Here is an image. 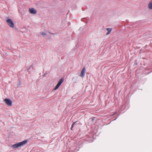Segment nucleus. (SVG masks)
I'll return each mask as SVG.
<instances>
[{
	"label": "nucleus",
	"mask_w": 152,
	"mask_h": 152,
	"mask_svg": "<svg viewBox=\"0 0 152 152\" xmlns=\"http://www.w3.org/2000/svg\"><path fill=\"white\" fill-rule=\"evenodd\" d=\"M76 122H74V124H75V123H76Z\"/></svg>",
	"instance_id": "f8f14e48"
},
{
	"label": "nucleus",
	"mask_w": 152,
	"mask_h": 152,
	"mask_svg": "<svg viewBox=\"0 0 152 152\" xmlns=\"http://www.w3.org/2000/svg\"><path fill=\"white\" fill-rule=\"evenodd\" d=\"M74 124H72V127H71V130H72V127H73V125H74Z\"/></svg>",
	"instance_id": "9d476101"
},
{
	"label": "nucleus",
	"mask_w": 152,
	"mask_h": 152,
	"mask_svg": "<svg viewBox=\"0 0 152 152\" xmlns=\"http://www.w3.org/2000/svg\"><path fill=\"white\" fill-rule=\"evenodd\" d=\"M7 23L9 26L11 28L14 27V25L12 20L10 19H8L6 20Z\"/></svg>",
	"instance_id": "f03ea898"
},
{
	"label": "nucleus",
	"mask_w": 152,
	"mask_h": 152,
	"mask_svg": "<svg viewBox=\"0 0 152 152\" xmlns=\"http://www.w3.org/2000/svg\"><path fill=\"white\" fill-rule=\"evenodd\" d=\"M94 119H95V118H93L92 119V121H93L94 120Z\"/></svg>",
	"instance_id": "9b49d317"
},
{
	"label": "nucleus",
	"mask_w": 152,
	"mask_h": 152,
	"mask_svg": "<svg viewBox=\"0 0 152 152\" xmlns=\"http://www.w3.org/2000/svg\"><path fill=\"white\" fill-rule=\"evenodd\" d=\"M148 7L149 9L152 10V0L149 1L148 4Z\"/></svg>",
	"instance_id": "423d86ee"
},
{
	"label": "nucleus",
	"mask_w": 152,
	"mask_h": 152,
	"mask_svg": "<svg viewBox=\"0 0 152 152\" xmlns=\"http://www.w3.org/2000/svg\"><path fill=\"white\" fill-rule=\"evenodd\" d=\"M107 33L106 34L108 35L110 33L111 31L112 28H107Z\"/></svg>",
	"instance_id": "6e6552de"
},
{
	"label": "nucleus",
	"mask_w": 152,
	"mask_h": 152,
	"mask_svg": "<svg viewBox=\"0 0 152 152\" xmlns=\"http://www.w3.org/2000/svg\"><path fill=\"white\" fill-rule=\"evenodd\" d=\"M86 71V69L85 68H83L82 69L80 76L82 77H83L85 75V73Z\"/></svg>",
	"instance_id": "0eeeda50"
},
{
	"label": "nucleus",
	"mask_w": 152,
	"mask_h": 152,
	"mask_svg": "<svg viewBox=\"0 0 152 152\" xmlns=\"http://www.w3.org/2000/svg\"><path fill=\"white\" fill-rule=\"evenodd\" d=\"M64 80L63 79H60L58 81V83L56 86L55 87L54 89V90H56L61 85V84L63 82Z\"/></svg>",
	"instance_id": "20e7f679"
},
{
	"label": "nucleus",
	"mask_w": 152,
	"mask_h": 152,
	"mask_svg": "<svg viewBox=\"0 0 152 152\" xmlns=\"http://www.w3.org/2000/svg\"><path fill=\"white\" fill-rule=\"evenodd\" d=\"M29 10L30 13L31 14H35L37 12V10L33 8L29 9Z\"/></svg>",
	"instance_id": "39448f33"
},
{
	"label": "nucleus",
	"mask_w": 152,
	"mask_h": 152,
	"mask_svg": "<svg viewBox=\"0 0 152 152\" xmlns=\"http://www.w3.org/2000/svg\"><path fill=\"white\" fill-rule=\"evenodd\" d=\"M40 34L43 35H45L46 34L45 32H40Z\"/></svg>",
	"instance_id": "1a4fd4ad"
},
{
	"label": "nucleus",
	"mask_w": 152,
	"mask_h": 152,
	"mask_svg": "<svg viewBox=\"0 0 152 152\" xmlns=\"http://www.w3.org/2000/svg\"><path fill=\"white\" fill-rule=\"evenodd\" d=\"M27 142V140H25L23 141L13 145L12 146V147L14 148H18L19 147H21V146L24 145Z\"/></svg>",
	"instance_id": "f257e3e1"
},
{
	"label": "nucleus",
	"mask_w": 152,
	"mask_h": 152,
	"mask_svg": "<svg viewBox=\"0 0 152 152\" xmlns=\"http://www.w3.org/2000/svg\"><path fill=\"white\" fill-rule=\"evenodd\" d=\"M4 101L8 106L9 107L12 106V102L10 99H5L4 100Z\"/></svg>",
	"instance_id": "7ed1b4c3"
}]
</instances>
